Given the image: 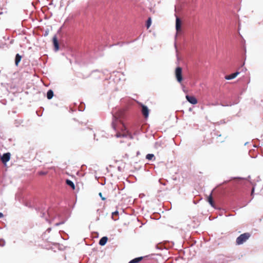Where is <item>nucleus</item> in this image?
<instances>
[{"mask_svg":"<svg viewBox=\"0 0 263 263\" xmlns=\"http://www.w3.org/2000/svg\"><path fill=\"white\" fill-rule=\"evenodd\" d=\"M125 116L124 110H119L113 113L112 126L117 131L116 136L118 138L126 137L128 133L122 121V119H124Z\"/></svg>","mask_w":263,"mask_h":263,"instance_id":"f257e3e1","label":"nucleus"},{"mask_svg":"<svg viewBox=\"0 0 263 263\" xmlns=\"http://www.w3.org/2000/svg\"><path fill=\"white\" fill-rule=\"evenodd\" d=\"M251 236L249 233H245L238 236L236 240V243L238 245H241L246 242Z\"/></svg>","mask_w":263,"mask_h":263,"instance_id":"f03ea898","label":"nucleus"},{"mask_svg":"<svg viewBox=\"0 0 263 263\" xmlns=\"http://www.w3.org/2000/svg\"><path fill=\"white\" fill-rule=\"evenodd\" d=\"M182 72V69L180 67H178L175 69V77L177 81L180 83L182 82L183 80Z\"/></svg>","mask_w":263,"mask_h":263,"instance_id":"7ed1b4c3","label":"nucleus"},{"mask_svg":"<svg viewBox=\"0 0 263 263\" xmlns=\"http://www.w3.org/2000/svg\"><path fill=\"white\" fill-rule=\"evenodd\" d=\"M186 100L192 104H196L197 103V100L194 96L186 95L185 97Z\"/></svg>","mask_w":263,"mask_h":263,"instance_id":"20e7f679","label":"nucleus"},{"mask_svg":"<svg viewBox=\"0 0 263 263\" xmlns=\"http://www.w3.org/2000/svg\"><path fill=\"white\" fill-rule=\"evenodd\" d=\"M10 159V154L9 153H7L2 156L1 157V160L3 163H6L8 161H9Z\"/></svg>","mask_w":263,"mask_h":263,"instance_id":"39448f33","label":"nucleus"},{"mask_svg":"<svg viewBox=\"0 0 263 263\" xmlns=\"http://www.w3.org/2000/svg\"><path fill=\"white\" fill-rule=\"evenodd\" d=\"M142 112L145 118H147L148 116L149 110L146 106L142 105Z\"/></svg>","mask_w":263,"mask_h":263,"instance_id":"423d86ee","label":"nucleus"},{"mask_svg":"<svg viewBox=\"0 0 263 263\" xmlns=\"http://www.w3.org/2000/svg\"><path fill=\"white\" fill-rule=\"evenodd\" d=\"M181 22L179 18L177 17L176 20V29L177 32L181 30Z\"/></svg>","mask_w":263,"mask_h":263,"instance_id":"0eeeda50","label":"nucleus"},{"mask_svg":"<svg viewBox=\"0 0 263 263\" xmlns=\"http://www.w3.org/2000/svg\"><path fill=\"white\" fill-rule=\"evenodd\" d=\"M239 73V72L237 71V72L232 73L230 75L226 76L225 77V79L227 80L233 79L235 78L238 75Z\"/></svg>","mask_w":263,"mask_h":263,"instance_id":"6e6552de","label":"nucleus"},{"mask_svg":"<svg viewBox=\"0 0 263 263\" xmlns=\"http://www.w3.org/2000/svg\"><path fill=\"white\" fill-rule=\"evenodd\" d=\"M53 45H54V46L55 48V50L56 51L58 50L59 49V43H58V41L57 40V37L56 36H54L53 37Z\"/></svg>","mask_w":263,"mask_h":263,"instance_id":"1a4fd4ad","label":"nucleus"},{"mask_svg":"<svg viewBox=\"0 0 263 263\" xmlns=\"http://www.w3.org/2000/svg\"><path fill=\"white\" fill-rule=\"evenodd\" d=\"M108 240V238L106 236H104L101 238L99 241V245L100 246H104Z\"/></svg>","mask_w":263,"mask_h":263,"instance_id":"9d476101","label":"nucleus"},{"mask_svg":"<svg viewBox=\"0 0 263 263\" xmlns=\"http://www.w3.org/2000/svg\"><path fill=\"white\" fill-rule=\"evenodd\" d=\"M22 59V56L20 55L19 54H16L15 56V64L16 66H18L19 63L20 62L21 60Z\"/></svg>","mask_w":263,"mask_h":263,"instance_id":"9b49d317","label":"nucleus"},{"mask_svg":"<svg viewBox=\"0 0 263 263\" xmlns=\"http://www.w3.org/2000/svg\"><path fill=\"white\" fill-rule=\"evenodd\" d=\"M143 257H137L132 259L128 263H139L140 261H141L143 259Z\"/></svg>","mask_w":263,"mask_h":263,"instance_id":"f8f14e48","label":"nucleus"},{"mask_svg":"<svg viewBox=\"0 0 263 263\" xmlns=\"http://www.w3.org/2000/svg\"><path fill=\"white\" fill-rule=\"evenodd\" d=\"M66 183L68 185L70 186L72 189V190H74L75 189V185L72 181L67 179L66 180Z\"/></svg>","mask_w":263,"mask_h":263,"instance_id":"ddd939ff","label":"nucleus"},{"mask_svg":"<svg viewBox=\"0 0 263 263\" xmlns=\"http://www.w3.org/2000/svg\"><path fill=\"white\" fill-rule=\"evenodd\" d=\"M208 201L209 203L212 206H214V202L213 199V197L212 196V193L210 194V195L208 198Z\"/></svg>","mask_w":263,"mask_h":263,"instance_id":"4468645a","label":"nucleus"},{"mask_svg":"<svg viewBox=\"0 0 263 263\" xmlns=\"http://www.w3.org/2000/svg\"><path fill=\"white\" fill-rule=\"evenodd\" d=\"M53 96V92L52 90H49L47 93V97L48 99H51Z\"/></svg>","mask_w":263,"mask_h":263,"instance_id":"2eb2a0df","label":"nucleus"},{"mask_svg":"<svg viewBox=\"0 0 263 263\" xmlns=\"http://www.w3.org/2000/svg\"><path fill=\"white\" fill-rule=\"evenodd\" d=\"M152 24L151 17H149L146 22V27L147 29L149 28Z\"/></svg>","mask_w":263,"mask_h":263,"instance_id":"dca6fc26","label":"nucleus"},{"mask_svg":"<svg viewBox=\"0 0 263 263\" xmlns=\"http://www.w3.org/2000/svg\"><path fill=\"white\" fill-rule=\"evenodd\" d=\"M155 157L153 154H148L146 156V158L148 160H151Z\"/></svg>","mask_w":263,"mask_h":263,"instance_id":"f3484780","label":"nucleus"},{"mask_svg":"<svg viewBox=\"0 0 263 263\" xmlns=\"http://www.w3.org/2000/svg\"><path fill=\"white\" fill-rule=\"evenodd\" d=\"M118 215H119V212L118 211H115L114 212H112V219H114V220H116L117 219L115 218L114 217L118 216Z\"/></svg>","mask_w":263,"mask_h":263,"instance_id":"a211bd4d","label":"nucleus"},{"mask_svg":"<svg viewBox=\"0 0 263 263\" xmlns=\"http://www.w3.org/2000/svg\"><path fill=\"white\" fill-rule=\"evenodd\" d=\"M99 195L101 198L102 200H105L106 198L102 196V194L101 193H99Z\"/></svg>","mask_w":263,"mask_h":263,"instance_id":"6ab92c4d","label":"nucleus"},{"mask_svg":"<svg viewBox=\"0 0 263 263\" xmlns=\"http://www.w3.org/2000/svg\"><path fill=\"white\" fill-rule=\"evenodd\" d=\"M39 174L40 175H46V173L41 172L39 173Z\"/></svg>","mask_w":263,"mask_h":263,"instance_id":"aec40b11","label":"nucleus"},{"mask_svg":"<svg viewBox=\"0 0 263 263\" xmlns=\"http://www.w3.org/2000/svg\"><path fill=\"white\" fill-rule=\"evenodd\" d=\"M254 188L253 187L252 190V192H251V195H253V193H254Z\"/></svg>","mask_w":263,"mask_h":263,"instance_id":"412c9836","label":"nucleus"},{"mask_svg":"<svg viewBox=\"0 0 263 263\" xmlns=\"http://www.w3.org/2000/svg\"><path fill=\"white\" fill-rule=\"evenodd\" d=\"M3 217V214L2 213H0V218H2Z\"/></svg>","mask_w":263,"mask_h":263,"instance_id":"4be33fe9","label":"nucleus"}]
</instances>
